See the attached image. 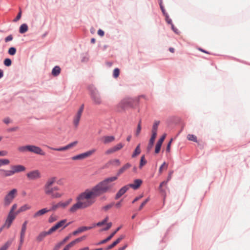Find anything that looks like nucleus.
Instances as JSON below:
<instances>
[{
	"label": "nucleus",
	"mask_w": 250,
	"mask_h": 250,
	"mask_svg": "<svg viewBox=\"0 0 250 250\" xmlns=\"http://www.w3.org/2000/svg\"><path fill=\"white\" fill-rule=\"evenodd\" d=\"M131 167L129 163L125 164L119 169L115 176L106 178L91 188H87L81 192L76 198L77 203L70 208L69 211L74 213L78 209L88 208L92 206L95 203L97 197L111 191L114 186L112 182L117 180L121 174Z\"/></svg>",
	"instance_id": "f257e3e1"
},
{
	"label": "nucleus",
	"mask_w": 250,
	"mask_h": 250,
	"mask_svg": "<svg viewBox=\"0 0 250 250\" xmlns=\"http://www.w3.org/2000/svg\"><path fill=\"white\" fill-rule=\"evenodd\" d=\"M56 180L55 177L49 178L43 187L44 194L51 199L60 198L63 195V193L61 191L58 186H53Z\"/></svg>",
	"instance_id": "f03ea898"
},
{
	"label": "nucleus",
	"mask_w": 250,
	"mask_h": 250,
	"mask_svg": "<svg viewBox=\"0 0 250 250\" xmlns=\"http://www.w3.org/2000/svg\"><path fill=\"white\" fill-rule=\"evenodd\" d=\"M25 167L21 165H12L10 170L0 169V175L3 178L10 177L17 173L25 171Z\"/></svg>",
	"instance_id": "7ed1b4c3"
},
{
	"label": "nucleus",
	"mask_w": 250,
	"mask_h": 250,
	"mask_svg": "<svg viewBox=\"0 0 250 250\" xmlns=\"http://www.w3.org/2000/svg\"><path fill=\"white\" fill-rule=\"evenodd\" d=\"M173 173V170H170L168 172L167 179L162 182L158 187H157V192L159 191V194L162 197V200L164 201L165 200L167 193L166 188H167V184L168 182L171 179L172 175Z\"/></svg>",
	"instance_id": "20e7f679"
},
{
	"label": "nucleus",
	"mask_w": 250,
	"mask_h": 250,
	"mask_svg": "<svg viewBox=\"0 0 250 250\" xmlns=\"http://www.w3.org/2000/svg\"><path fill=\"white\" fill-rule=\"evenodd\" d=\"M17 192V189L14 188L7 193L3 199L4 206L8 207L10 205L16 196Z\"/></svg>",
	"instance_id": "39448f33"
},
{
	"label": "nucleus",
	"mask_w": 250,
	"mask_h": 250,
	"mask_svg": "<svg viewBox=\"0 0 250 250\" xmlns=\"http://www.w3.org/2000/svg\"><path fill=\"white\" fill-rule=\"evenodd\" d=\"M70 224V222L67 223L66 219H63L58 222L54 226L52 227L49 229V230L51 232V233H52L53 232H54V231H56L59 229H61V230L64 229L66 227L69 226Z\"/></svg>",
	"instance_id": "423d86ee"
},
{
	"label": "nucleus",
	"mask_w": 250,
	"mask_h": 250,
	"mask_svg": "<svg viewBox=\"0 0 250 250\" xmlns=\"http://www.w3.org/2000/svg\"><path fill=\"white\" fill-rule=\"evenodd\" d=\"M180 122L181 119L174 116L169 117L166 121L167 126L170 129L173 128L176 125L179 124Z\"/></svg>",
	"instance_id": "0eeeda50"
},
{
	"label": "nucleus",
	"mask_w": 250,
	"mask_h": 250,
	"mask_svg": "<svg viewBox=\"0 0 250 250\" xmlns=\"http://www.w3.org/2000/svg\"><path fill=\"white\" fill-rule=\"evenodd\" d=\"M156 125V123H154L153 125V129L152 130V135L148 141V143L147 144L146 147V150L147 152H149L152 148L154 147V143L156 140V131L155 129V126Z\"/></svg>",
	"instance_id": "6e6552de"
},
{
	"label": "nucleus",
	"mask_w": 250,
	"mask_h": 250,
	"mask_svg": "<svg viewBox=\"0 0 250 250\" xmlns=\"http://www.w3.org/2000/svg\"><path fill=\"white\" fill-rule=\"evenodd\" d=\"M90 96L95 104L99 105L102 103L101 97L96 89H93L91 91Z\"/></svg>",
	"instance_id": "1a4fd4ad"
},
{
	"label": "nucleus",
	"mask_w": 250,
	"mask_h": 250,
	"mask_svg": "<svg viewBox=\"0 0 250 250\" xmlns=\"http://www.w3.org/2000/svg\"><path fill=\"white\" fill-rule=\"evenodd\" d=\"M136 101L132 98H126L123 100L119 104V106L124 109L130 107H133Z\"/></svg>",
	"instance_id": "9d476101"
},
{
	"label": "nucleus",
	"mask_w": 250,
	"mask_h": 250,
	"mask_svg": "<svg viewBox=\"0 0 250 250\" xmlns=\"http://www.w3.org/2000/svg\"><path fill=\"white\" fill-rule=\"evenodd\" d=\"M96 151V149H92L83 153H82L72 157L73 160H78L84 159L94 154Z\"/></svg>",
	"instance_id": "9b49d317"
},
{
	"label": "nucleus",
	"mask_w": 250,
	"mask_h": 250,
	"mask_svg": "<svg viewBox=\"0 0 250 250\" xmlns=\"http://www.w3.org/2000/svg\"><path fill=\"white\" fill-rule=\"evenodd\" d=\"M83 109L84 105L82 104L77 111L76 114L74 117L73 123L75 127H77L79 125V122L83 112Z\"/></svg>",
	"instance_id": "f8f14e48"
},
{
	"label": "nucleus",
	"mask_w": 250,
	"mask_h": 250,
	"mask_svg": "<svg viewBox=\"0 0 250 250\" xmlns=\"http://www.w3.org/2000/svg\"><path fill=\"white\" fill-rule=\"evenodd\" d=\"M17 215L18 213L16 212L15 213H11L9 212L6 219L4 224V226H6L7 229H9L10 227Z\"/></svg>",
	"instance_id": "ddd939ff"
},
{
	"label": "nucleus",
	"mask_w": 250,
	"mask_h": 250,
	"mask_svg": "<svg viewBox=\"0 0 250 250\" xmlns=\"http://www.w3.org/2000/svg\"><path fill=\"white\" fill-rule=\"evenodd\" d=\"M26 176L29 180H35L40 179L41 177V174L39 170H35L28 172Z\"/></svg>",
	"instance_id": "4468645a"
},
{
	"label": "nucleus",
	"mask_w": 250,
	"mask_h": 250,
	"mask_svg": "<svg viewBox=\"0 0 250 250\" xmlns=\"http://www.w3.org/2000/svg\"><path fill=\"white\" fill-rule=\"evenodd\" d=\"M78 143V142L77 141H74L73 142H72L66 146L61 147L60 148H53V147H49L51 149L58 151H65L68 149H71L75 147Z\"/></svg>",
	"instance_id": "2eb2a0df"
},
{
	"label": "nucleus",
	"mask_w": 250,
	"mask_h": 250,
	"mask_svg": "<svg viewBox=\"0 0 250 250\" xmlns=\"http://www.w3.org/2000/svg\"><path fill=\"white\" fill-rule=\"evenodd\" d=\"M29 152L43 156L45 155V152L40 147L34 145H29Z\"/></svg>",
	"instance_id": "dca6fc26"
},
{
	"label": "nucleus",
	"mask_w": 250,
	"mask_h": 250,
	"mask_svg": "<svg viewBox=\"0 0 250 250\" xmlns=\"http://www.w3.org/2000/svg\"><path fill=\"white\" fill-rule=\"evenodd\" d=\"M85 238H86V236H83L82 237L78 238L76 239L75 240H74V241H72V242H71L68 245H67L65 247V248L66 249H67V250H69L70 248L74 246L76 244L82 241L83 240H84L85 239Z\"/></svg>",
	"instance_id": "f3484780"
},
{
	"label": "nucleus",
	"mask_w": 250,
	"mask_h": 250,
	"mask_svg": "<svg viewBox=\"0 0 250 250\" xmlns=\"http://www.w3.org/2000/svg\"><path fill=\"white\" fill-rule=\"evenodd\" d=\"M142 183H143V181L142 180L137 179H135L133 181V183L130 184L127 186H128V188H131L134 189H137L139 188L141 186Z\"/></svg>",
	"instance_id": "a211bd4d"
},
{
	"label": "nucleus",
	"mask_w": 250,
	"mask_h": 250,
	"mask_svg": "<svg viewBox=\"0 0 250 250\" xmlns=\"http://www.w3.org/2000/svg\"><path fill=\"white\" fill-rule=\"evenodd\" d=\"M52 234L49 229L47 231H42L36 237V240L38 242L42 241L48 235Z\"/></svg>",
	"instance_id": "6ab92c4d"
},
{
	"label": "nucleus",
	"mask_w": 250,
	"mask_h": 250,
	"mask_svg": "<svg viewBox=\"0 0 250 250\" xmlns=\"http://www.w3.org/2000/svg\"><path fill=\"white\" fill-rule=\"evenodd\" d=\"M49 212V210H48L47 208H42L37 212H36L33 215V217L35 219L38 218L39 217H41L45 213Z\"/></svg>",
	"instance_id": "aec40b11"
},
{
	"label": "nucleus",
	"mask_w": 250,
	"mask_h": 250,
	"mask_svg": "<svg viewBox=\"0 0 250 250\" xmlns=\"http://www.w3.org/2000/svg\"><path fill=\"white\" fill-rule=\"evenodd\" d=\"M128 189H129V188H128V186L127 185L122 187L116 194L115 199L116 200L118 199L122 195H123L127 191V190Z\"/></svg>",
	"instance_id": "412c9836"
},
{
	"label": "nucleus",
	"mask_w": 250,
	"mask_h": 250,
	"mask_svg": "<svg viewBox=\"0 0 250 250\" xmlns=\"http://www.w3.org/2000/svg\"><path fill=\"white\" fill-rule=\"evenodd\" d=\"M121 227H118L114 232H113L110 235H109V236L107 237L106 239L100 241L99 242L97 245H100L103 244L109 241L111 238L115 235V234L121 229Z\"/></svg>",
	"instance_id": "4be33fe9"
},
{
	"label": "nucleus",
	"mask_w": 250,
	"mask_h": 250,
	"mask_svg": "<svg viewBox=\"0 0 250 250\" xmlns=\"http://www.w3.org/2000/svg\"><path fill=\"white\" fill-rule=\"evenodd\" d=\"M115 138L114 136H104L101 140L104 144H107L113 142Z\"/></svg>",
	"instance_id": "5701e85b"
},
{
	"label": "nucleus",
	"mask_w": 250,
	"mask_h": 250,
	"mask_svg": "<svg viewBox=\"0 0 250 250\" xmlns=\"http://www.w3.org/2000/svg\"><path fill=\"white\" fill-rule=\"evenodd\" d=\"M31 208V206L28 204H25L21 207L16 212L19 214L21 212L25 211Z\"/></svg>",
	"instance_id": "b1692460"
},
{
	"label": "nucleus",
	"mask_w": 250,
	"mask_h": 250,
	"mask_svg": "<svg viewBox=\"0 0 250 250\" xmlns=\"http://www.w3.org/2000/svg\"><path fill=\"white\" fill-rule=\"evenodd\" d=\"M72 199H69L65 202H59L60 208H64L67 207L72 202Z\"/></svg>",
	"instance_id": "393cba45"
},
{
	"label": "nucleus",
	"mask_w": 250,
	"mask_h": 250,
	"mask_svg": "<svg viewBox=\"0 0 250 250\" xmlns=\"http://www.w3.org/2000/svg\"><path fill=\"white\" fill-rule=\"evenodd\" d=\"M187 139L195 143H198V141L197 136L193 134H188L187 135Z\"/></svg>",
	"instance_id": "a878e982"
},
{
	"label": "nucleus",
	"mask_w": 250,
	"mask_h": 250,
	"mask_svg": "<svg viewBox=\"0 0 250 250\" xmlns=\"http://www.w3.org/2000/svg\"><path fill=\"white\" fill-rule=\"evenodd\" d=\"M168 167V164L167 163L166 161H164L161 165L159 167V173L161 174L163 171V170L167 169Z\"/></svg>",
	"instance_id": "bb28decb"
},
{
	"label": "nucleus",
	"mask_w": 250,
	"mask_h": 250,
	"mask_svg": "<svg viewBox=\"0 0 250 250\" xmlns=\"http://www.w3.org/2000/svg\"><path fill=\"white\" fill-rule=\"evenodd\" d=\"M12 242V240H8L0 248V250H7Z\"/></svg>",
	"instance_id": "cd10ccee"
},
{
	"label": "nucleus",
	"mask_w": 250,
	"mask_h": 250,
	"mask_svg": "<svg viewBox=\"0 0 250 250\" xmlns=\"http://www.w3.org/2000/svg\"><path fill=\"white\" fill-rule=\"evenodd\" d=\"M61 72V68L58 66H56L54 67L52 71V74L53 76H57L59 75Z\"/></svg>",
	"instance_id": "c85d7f7f"
},
{
	"label": "nucleus",
	"mask_w": 250,
	"mask_h": 250,
	"mask_svg": "<svg viewBox=\"0 0 250 250\" xmlns=\"http://www.w3.org/2000/svg\"><path fill=\"white\" fill-rule=\"evenodd\" d=\"M141 145L139 144L137 147H136L133 153L132 154V157H135L137 155L140 154L141 153V149H140Z\"/></svg>",
	"instance_id": "c756f323"
},
{
	"label": "nucleus",
	"mask_w": 250,
	"mask_h": 250,
	"mask_svg": "<svg viewBox=\"0 0 250 250\" xmlns=\"http://www.w3.org/2000/svg\"><path fill=\"white\" fill-rule=\"evenodd\" d=\"M18 150L20 152L22 153L29 152V145L19 146Z\"/></svg>",
	"instance_id": "7c9ffc66"
},
{
	"label": "nucleus",
	"mask_w": 250,
	"mask_h": 250,
	"mask_svg": "<svg viewBox=\"0 0 250 250\" xmlns=\"http://www.w3.org/2000/svg\"><path fill=\"white\" fill-rule=\"evenodd\" d=\"M109 218H108V217H106L103 220H102V221H100V222H99L98 223H97V224H94L93 225V228L95 227L96 226H103L104 224H105L106 223V222H107V221L108 220Z\"/></svg>",
	"instance_id": "2f4dec72"
},
{
	"label": "nucleus",
	"mask_w": 250,
	"mask_h": 250,
	"mask_svg": "<svg viewBox=\"0 0 250 250\" xmlns=\"http://www.w3.org/2000/svg\"><path fill=\"white\" fill-rule=\"evenodd\" d=\"M28 30V26L26 24H22L20 27V32L21 34L24 33Z\"/></svg>",
	"instance_id": "473e14b6"
},
{
	"label": "nucleus",
	"mask_w": 250,
	"mask_h": 250,
	"mask_svg": "<svg viewBox=\"0 0 250 250\" xmlns=\"http://www.w3.org/2000/svg\"><path fill=\"white\" fill-rule=\"evenodd\" d=\"M59 203H58L57 204H52V206L51 207V208L50 209H48V210H49V211H55L58 208H60V206L59 205Z\"/></svg>",
	"instance_id": "72a5a7b5"
},
{
	"label": "nucleus",
	"mask_w": 250,
	"mask_h": 250,
	"mask_svg": "<svg viewBox=\"0 0 250 250\" xmlns=\"http://www.w3.org/2000/svg\"><path fill=\"white\" fill-rule=\"evenodd\" d=\"M109 163L117 167L120 166L121 164L120 160L117 159L110 161Z\"/></svg>",
	"instance_id": "f704fd0d"
},
{
	"label": "nucleus",
	"mask_w": 250,
	"mask_h": 250,
	"mask_svg": "<svg viewBox=\"0 0 250 250\" xmlns=\"http://www.w3.org/2000/svg\"><path fill=\"white\" fill-rule=\"evenodd\" d=\"M59 217L58 216L56 215L52 214L50 215L48 219V222L49 223H53L57 220H58Z\"/></svg>",
	"instance_id": "c9c22d12"
},
{
	"label": "nucleus",
	"mask_w": 250,
	"mask_h": 250,
	"mask_svg": "<svg viewBox=\"0 0 250 250\" xmlns=\"http://www.w3.org/2000/svg\"><path fill=\"white\" fill-rule=\"evenodd\" d=\"M171 30L176 35H180L181 32L179 30L174 26V24L170 25Z\"/></svg>",
	"instance_id": "e433bc0d"
},
{
	"label": "nucleus",
	"mask_w": 250,
	"mask_h": 250,
	"mask_svg": "<svg viewBox=\"0 0 250 250\" xmlns=\"http://www.w3.org/2000/svg\"><path fill=\"white\" fill-rule=\"evenodd\" d=\"M25 234L24 233H21L20 234V245L19 246L18 250H20L21 248L23 243L24 239Z\"/></svg>",
	"instance_id": "4c0bfd02"
},
{
	"label": "nucleus",
	"mask_w": 250,
	"mask_h": 250,
	"mask_svg": "<svg viewBox=\"0 0 250 250\" xmlns=\"http://www.w3.org/2000/svg\"><path fill=\"white\" fill-rule=\"evenodd\" d=\"M28 223L27 221H25L22 225L21 229V233L25 234L26 230V225Z\"/></svg>",
	"instance_id": "58836bf2"
},
{
	"label": "nucleus",
	"mask_w": 250,
	"mask_h": 250,
	"mask_svg": "<svg viewBox=\"0 0 250 250\" xmlns=\"http://www.w3.org/2000/svg\"><path fill=\"white\" fill-rule=\"evenodd\" d=\"M197 49H198L199 51H201V52H203V53H204L207 54L213 55H217L216 54H213V53H212L211 52H209V51H208V50H205V49H204V48H202V47H197Z\"/></svg>",
	"instance_id": "ea45409f"
},
{
	"label": "nucleus",
	"mask_w": 250,
	"mask_h": 250,
	"mask_svg": "<svg viewBox=\"0 0 250 250\" xmlns=\"http://www.w3.org/2000/svg\"><path fill=\"white\" fill-rule=\"evenodd\" d=\"M146 162L145 160V156L143 155L141 158L140 163V165H139L140 168H142L146 164Z\"/></svg>",
	"instance_id": "a19ab883"
},
{
	"label": "nucleus",
	"mask_w": 250,
	"mask_h": 250,
	"mask_svg": "<svg viewBox=\"0 0 250 250\" xmlns=\"http://www.w3.org/2000/svg\"><path fill=\"white\" fill-rule=\"evenodd\" d=\"M167 133H164L161 137L160 138L157 140V142H158L159 143L161 144H163V142L164 141L166 136H167Z\"/></svg>",
	"instance_id": "79ce46f5"
},
{
	"label": "nucleus",
	"mask_w": 250,
	"mask_h": 250,
	"mask_svg": "<svg viewBox=\"0 0 250 250\" xmlns=\"http://www.w3.org/2000/svg\"><path fill=\"white\" fill-rule=\"evenodd\" d=\"M124 238V236L122 235L119 238H118L116 241H115L112 244V246L114 247H115L117 244H118Z\"/></svg>",
	"instance_id": "37998d69"
},
{
	"label": "nucleus",
	"mask_w": 250,
	"mask_h": 250,
	"mask_svg": "<svg viewBox=\"0 0 250 250\" xmlns=\"http://www.w3.org/2000/svg\"><path fill=\"white\" fill-rule=\"evenodd\" d=\"M142 127H141V121H140L138 124L137 130L135 132V135L136 136H139V135L140 133Z\"/></svg>",
	"instance_id": "c03bdc74"
},
{
	"label": "nucleus",
	"mask_w": 250,
	"mask_h": 250,
	"mask_svg": "<svg viewBox=\"0 0 250 250\" xmlns=\"http://www.w3.org/2000/svg\"><path fill=\"white\" fill-rule=\"evenodd\" d=\"M124 146V145L122 143H119L113 146L114 149L116 151H117L120 149H121Z\"/></svg>",
	"instance_id": "a18cd8bd"
},
{
	"label": "nucleus",
	"mask_w": 250,
	"mask_h": 250,
	"mask_svg": "<svg viewBox=\"0 0 250 250\" xmlns=\"http://www.w3.org/2000/svg\"><path fill=\"white\" fill-rule=\"evenodd\" d=\"M175 225V224H173L172 225H171L167 229V231L165 233V236L163 238V239L161 240V241H160V244L163 242L164 241V239H165V238L166 237V236L168 234L169 232L171 230V229L172 228V227H173V226H174V225Z\"/></svg>",
	"instance_id": "49530a36"
},
{
	"label": "nucleus",
	"mask_w": 250,
	"mask_h": 250,
	"mask_svg": "<svg viewBox=\"0 0 250 250\" xmlns=\"http://www.w3.org/2000/svg\"><path fill=\"white\" fill-rule=\"evenodd\" d=\"M10 163V161L8 159H0V166L2 165H7Z\"/></svg>",
	"instance_id": "de8ad7c7"
},
{
	"label": "nucleus",
	"mask_w": 250,
	"mask_h": 250,
	"mask_svg": "<svg viewBox=\"0 0 250 250\" xmlns=\"http://www.w3.org/2000/svg\"><path fill=\"white\" fill-rule=\"evenodd\" d=\"M93 228V227H82L79 228V229L80 232H82L83 231L89 230Z\"/></svg>",
	"instance_id": "09e8293b"
},
{
	"label": "nucleus",
	"mask_w": 250,
	"mask_h": 250,
	"mask_svg": "<svg viewBox=\"0 0 250 250\" xmlns=\"http://www.w3.org/2000/svg\"><path fill=\"white\" fill-rule=\"evenodd\" d=\"M8 52L10 55H14L16 52V49L14 47H11L9 49Z\"/></svg>",
	"instance_id": "8fccbe9b"
},
{
	"label": "nucleus",
	"mask_w": 250,
	"mask_h": 250,
	"mask_svg": "<svg viewBox=\"0 0 250 250\" xmlns=\"http://www.w3.org/2000/svg\"><path fill=\"white\" fill-rule=\"evenodd\" d=\"M114 152H115V150L114 149V147H111V148H109L108 149H107L105 152V154H106V155H109V154L113 153Z\"/></svg>",
	"instance_id": "3c124183"
},
{
	"label": "nucleus",
	"mask_w": 250,
	"mask_h": 250,
	"mask_svg": "<svg viewBox=\"0 0 250 250\" xmlns=\"http://www.w3.org/2000/svg\"><path fill=\"white\" fill-rule=\"evenodd\" d=\"M120 74V70L118 68H115L113 72V76L114 78H117Z\"/></svg>",
	"instance_id": "603ef678"
},
{
	"label": "nucleus",
	"mask_w": 250,
	"mask_h": 250,
	"mask_svg": "<svg viewBox=\"0 0 250 250\" xmlns=\"http://www.w3.org/2000/svg\"><path fill=\"white\" fill-rule=\"evenodd\" d=\"M17 207H18V205L17 204H14L12 205L10 211H9V212H11V213H15L16 211L15 210L17 209Z\"/></svg>",
	"instance_id": "864d4df0"
},
{
	"label": "nucleus",
	"mask_w": 250,
	"mask_h": 250,
	"mask_svg": "<svg viewBox=\"0 0 250 250\" xmlns=\"http://www.w3.org/2000/svg\"><path fill=\"white\" fill-rule=\"evenodd\" d=\"M149 198L146 199L140 205L139 208V210H141L144 208V207L146 205V204L148 202Z\"/></svg>",
	"instance_id": "5fc2aeb1"
},
{
	"label": "nucleus",
	"mask_w": 250,
	"mask_h": 250,
	"mask_svg": "<svg viewBox=\"0 0 250 250\" xmlns=\"http://www.w3.org/2000/svg\"><path fill=\"white\" fill-rule=\"evenodd\" d=\"M4 64L7 66H9L11 64V61L10 59H6L4 61Z\"/></svg>",
	"instance_id": "6e6d98bb"
},
{
	"label": "nucleus",
	"mask_w": 250,
	"mask_h": 250,
	"mask_svg": "<svg viewBox=\"0 0 250 250\" xmlns=\"http://www.w3.org/2000/svg\"><path fill=\"white\" fill-rule=\"evenodd\" d=\"M112 225V224L111 222L107 223L106 227L103 229L101 230L102 231H106V230H108L111 227Z\"/></svg>",
	"instance_id": "4d7b16f0"
},
{
	"label": "nucleus",
	"mask_w": 250,
	"mask_h": 250,
	"mask_svg": "<svg viewBox=\"0 0 250 250\" xmlns=\"http://www.w3.org/2000/svg\"><path fill=\"white\" fill-rule=\"evenodd\" d=\"M114 205V203H111L110 204H108L104 207H103V209L106 211L108 209H110V208H111Z\"/></svg>",
	"instance_id": "13d9d810"
},
{
	"label": "nucleus",
	"mask_w": 250,
	"mask_h": 250,
	"mask_svg": "<svg viewBox=\"0 0 250 250\" xmlns=\"http://www.w3.org/2000/svg\"><path fill=\"white\" fill-rule=\"evenodd\" d=\"M171 149V145L170 143H168L167 145L166 151L167 153H169L170 152Z\"/></svg>",
	"instance_id": "bf43d9fd"
},
{
	"label": "nucleus",
	"mask_w": 250,
	"mask_h": 250,
	"mask_svg": "<svg viewBox=\"0 0 250 250\" xmlns=\"http://www.w3.org/2000/svg\"><path fill=\"white\" fill-rule=\"evenodd\" d=\"M62 245L63 244L61 242H59L55 246L53 250H59V249Z\"/></svg>",
	"instance_id": "052dcab7"
},
{
	"label": "nucleus",
	"mask_w": 250,
	"mask_h": 250,
	"mask_svg": "<svg viewBox=\"0 0 250 250\" xmlns=\"http://www.w3.org/2000/svg\"><path fill=\"white\" fill-rule=\"evenodd\" d=\"M162 144H161L157 142V154L160 153L161 148H162Z\"/></svg>",
	"instance_id": "680f3d73"
},
{
	"label": "nucleus",
	"mask_w": 250,
	"mask_h": 250,
	"mask_svg": "<svg viewBox=\"0 0 250 250\" xmlns=\"http://www.w3.org/2000/svg\"><path fill=\"white\" fill-rule=\"evenodd\" d=\"M13 40V37L11 35L8 36L5 39V42H8L9 41H11Z\"/></svg>",
	"instance_id": "e2e57ef3"
},
{
	"label": "nucleus",
	"mask_w": 250,
	"mask_h": 250,
	"mask_svg": "<svg viewBox=\"0 0 250 250\" xmlns=\"http://www.w3.org/2000/svg\"><path fill=\"white\" fill-rule=\"evenodd\" d=\"M21 11H20L19 13V14H18V15L17 16L16 18L14 20V21H17L18 20H19L20 19V18H21Z\"/></svg>",
	"instance_id": "0e129e2a"
},
{
	"label": "nucleus",
	"mask_w": 250,
	"mask_h": 250,
	"mask_svg": "<svg viewBox=\"0 0 250 250\" xmlns=\"http://www.w3.org/2000/svg\"><path fill=\"white\" fill-rule=\"evenodd\" d=\"M71 237V234H69L68 236H66L61 242L63 245L66 241H67Z\"/></svg>",
	"instance_id": "69168bd1"
},
{
	"label": "nucleus",
	"mask_w": 250,
	"mask_h": 250,
	"mask_svg": "<svg viewBox=\"0 0 250 250\" xmlns=\"http://www.w3.org/2000/svg\"><path fill=\"white\" fill-rule=\"evenodd\" d=\"M7 154H8L7 151H6L5 150L0 151V156H6L7 155Z\"/></svg>",
	"instance_id": "338daca9"
},
{
	"label": "nucleus",
	"mask_w": 250,
	"mask_h": 250,
	"mask_svg": "<svg viewBox=\"0 0 250 250\" xmlns=\"http://www.w3.org/2000/svg\"><path fill=\"white\" fill-rule=\"evenodd\" d=\"M11 120L10 119H9V118H5L4 120H3V122L4 123H5L6 124H9L10 123H11Z\"/></svg>",
	"instance_id": "774afa93"
}]
</instances>
